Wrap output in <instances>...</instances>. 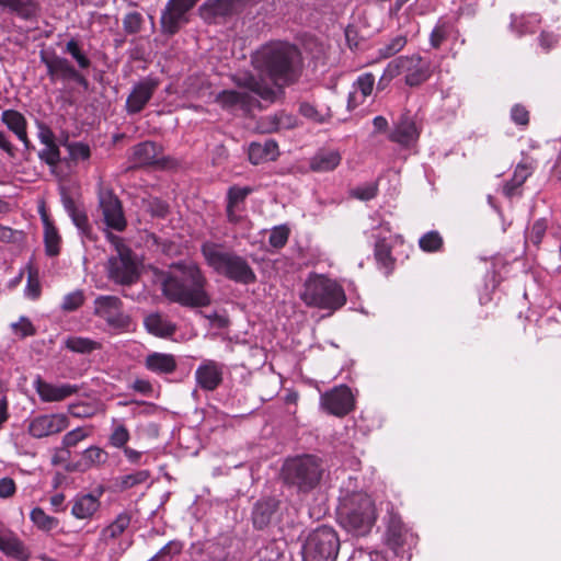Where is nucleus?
I'll return each mask as SVG.
<instances>
[{"label": "nucleus", "instance_id": "obj_19", "mask_svg": "<svg viewBox=\"0 0 561 561\" xmlns=\"http://www.w3.org/2000/svg\"><path fill=\"white\" fill-rule=\"evenodd\" d=\"M387 510V542L392 549L403 547L408 529L400 516L391 504Z\"/></svg>", "mask_w": 561, "mask_h": 561}, {"label": "nucleus", "instance_id": "obj_2", "mask_svg": "<svg viewBox=\"0 0 561 561\" xmlns=\"http://www.w3.org/2000/svg\"><path fill=\"white\" fill-rule=\"evenodd\" d=\"M207 286L204 272L194 261L173 263L161 284L162 293L170 301L190 308L210 305Z\"/></svg>", "mask_w": 561, "mask_h": 561}, {"label": "nucleus", "instance_id": "obj_42", "mask_svg": "<svg viewBox=\"0 0 561 561\" xmlns=\"http://www.w3.org/2000/svg\"><path fill=\"white\" fill-rule=\"evenodd\" d=\"M151 473L149 470H138L129 474L122 476L117 479V485L121 490H129L136 485L147 482Z\"/></svg>", "mask_w": 561, "mask_h": 561}, {"label": "nucleus", "instance_id": "obj_51", "mask_svg": "<svg viewBox=\"0 0 561 561\" xmlns=\"http://www.w3.org/2000/svg\"><path fill=\"white\" fill-rule=\"evenodd\" d=\"M11 330L20 339L32 336L36 332L33 323L26 317H21L16 322L11 323Z\"/></svg>", "mask_w": 561, "mask_h": 561}, {"label": "nucleus", "instance_id": "obj_32", "mask_svg": "<svg viewBox=\"0 0 561 561\" xmlns=\"http://www.w3.org/2000/svg\"><path fill=\"white\" fill-rule=\"evenodd\" d=\"M277 156V145L275 141H266L265 144L253 142L249 147V159L253 164L262 161L274 160Z\"/></svg>", "mask_w": 561, "mask_h": 561}, {"label": "nucleus", "instance_id": "obj_6", "mask_svg": "<svg viewBox=\"0 0 561 561\" xmlns=\"http://www.w3.org/2000/svg\"><path fill=\"white\" fill-rule=\"evenodd\" d=\"M341 525L355 536L370 533L376 519V508L371 497L364 492L346 495L337 510Z\"/></svg>", "mask_w": 561, "mask_h": 561}, {"label": "nucleus", "instance_id": "obj_41", "mask_svg": "<svg viewBox=\"0 0 561 561\" xmlns=\"http://www.w3.org/2000/svg\"><path fill=\"white\" fill-rule=\"evenodd\" d=\"M30 518L37 528L44 531H50L59 524V520L56 517L47 515L41 507L33 508L31 511Z\"/></svg>", "mask_w": 561, "mask_h": 561}, {"label": "nucleus", "instance_id": "obj_17", "mask_svg": "<svg viewBox=\"0 0 561 561\" xmlns=\"http://www.w3.org/2000/svg\"><path fill=\"white\" fill-rule=\"evenodd\" d=\"M0 551L18 561H28L31 551L25 543L0 522Z\"/></svg>", "mask_w": 561, "mask_h": 561}, {"label": "nucleus", "instance_id": "obj_44", "mask_svg": "<svg viewBox=\"0 0 561 561\" xmlns=\"http://www.w3.org/2000/svg\"><path fill=\"white\" fill-rule=\"evenodd\" d=\"M100 410V403L96 401L77 402L69 407V412L76 417H91Z\"/></svg>", "mask_w": 561, "mask_h": 561}, {"label": "nucleus", "instance_id": "obj_34", "mask_svg": "<svg viewBox=\"0 0 561 561\" xmlns=\"http://www.w3.org/2000/svg\"><path fill=\"white\" fill-rule=\"evenodd\" d=\"M375 77L373 73L366 72L359 76L354 83L355 91L351 94L350 102L354 100L355 102L363 103L373 93Z\"/></svg>", "mask_w": 561, "mask_h": 561}, {"label": "nucleus", "instance_id": "obj_5", "mask_svg": "<svg viewBox=\"0 0 561 561\" xmlns=\"http://www.w3.org/2000/svg\"><path fill=\"white\" fill-rule=\"evenodd\" d=\"M302 302L310 308L334 312L346 302L343 287L323 274L310 273L299 294Z\"/></svg>", "mask_w": 561, "mask_h": 561}, {"label": "nucleus", "instance_id": "obj_23", "mask_svg": "<svg viewBox=\"0 0 561 561\" xmlns=\"http://www.w3.org/2000/svg\"><path fill=\"white\" fill-rule=\"evenodd\" d=\"M100 506L101 502L98 495L79 494L72 501L71 514L78 519H91Z\"/></svg>", "mask_w": 561, "mask_h": 561}, {"label": "nucleus", "instance_id": "obj_16", "mask_svg": "<svg viewBox=\"0 0 561 561\" xmlns=\"http://www.w3.org/2000/svg\"><path fill=\"white\" fill-rule=\"evenodd\" d=\"M99 202L105 224L117 231L124 230L126 220L119 199L111 191L103 190L99 194Z\"/></svg>", "mask_w": 561, "mask_h": 561}, {"label": "nucleus", "instance_id": "obj_53", "mask_svg": "<svg viewBox=\"0 0 561 561\" xmlns=\"http://www.w3.org/2000/svg\"><path fill=\"white\" fill-rule=\"evenodd\" d=\"M66 51L77 61L78 66L82 69L90 67V59L81 51L79 44L76 39H70L66 45Z\"/></svg>", "mask_w": 561, "mask_h": 561}, {"label": "nucleus", "instance_id": "obj_48", "mask_svg": "<svg viewBox=\"0 0 561 561\" xmlns=\"http://www.w3.org/2000/svg\"><path fill=\"white\" fill-rule=\"evenodd\" d=\"M66 148L72 161H85L91 157L90 147L81 141L67 142Z\"/></svg>", "mask_w": 561, "mask_h": 561}, {"label": "nucleus", "instance_id": "obj_9", "mask_svg": "<svg viewBox=\"0 0 561 561\" xmlns=\"http://www.w3.org/2000/svg\"><path fill=\"white\" fill-rule=\"evenodd\" d=\"M397 77L403 76L404 83L417 87L432 75L431 61L420 55L400 56L390 61Z\"/></svg>", "mask_w": 561, "mask_h": 561}, {"label": "nucleus", "instance_id": "obj_37", "mask_svg": "<svg viewBox=\"0 0 561 561\" xmlns=\"http://www.w3.org/2000/svg\"><path fill=\"white\" fill-rule=\"evenodd\" d=\"M405 35L399 34L385 42L377 50L379 59L390 58L400 53L407 45Z\"/></svg>", "mask_w": 561, "mask_h": 561}, {"label": "nucleus", "instance_id": "obj_35", "mask_svg": "<svg viewBox=\"0 0 561 561\" xmlns=\"http://www.w3.org/2000/svg\"><path fill=\"white\" fill-rule=\"evenodd\" d=\"M540 23V19L537 14H528L520 16H512L511 27L518 35H524L527 33L535 32Z\"/></svg>", "mask_w": 561, "mask_h": 561}, {"label": "nucleus", "instance_id": "obj_8", "mask_svg": "<svg viewBox=\"0 0 561 561\" xmlns=\"http://www.w3.org/2000/svg\"><path fill=\"white\" fill-rule=\"evenodd\" d=\"M340 538L330 526L312 530L302 546L304 561H335L340 551Z\"/></svg>", "mask_w": 561, "mask_h": 561}, {"label": "nucleus", "instance_id": "obj_18", "mask_svg": "<svg viewBox=\"0 0 561 561\" xmlns=\"http://www.w3.org/2000/svg\"><path fill=\"white\" fill-rule=\"evenodd\" d=\"M279 504L280 501L272 496L259 500L252 510L253 527L259 530L266 528L277 513Z\"/></svg>", "mask_w": 561, "mask_h": 561}, {"label": "nucleus", "instance_id": "obj_47", "mask_svg": "<svg viewBox=\"0 0 561 561\" xmlns=\"http://www.w3.org/2000/svg\"><path fill=\"white\" fill-rule=\"evenodd\" d=\"M265 121L270 122L268 126H262L263 130L266 133L277 131L283 128H290L294 122L293 117L285 113L267 116Z\"/></svg>", "mask_w": 561, "mask_h": 561}, {"label": "nucleus", "instance_id": "obj_39", "mask_svg": "<svg viewBox=\"0 0 561 561\" xmlns=\"http://www.w3.org/2000/svg\"><path fill=\"white\" fill-rule=\"evenodd\" d=\"M531 172L533 169L529 165L524 163L517 164L511 181L507 182L503 187L504 194L506 196H512L514 194V191L518 188L520 185H523V183L528 179Z\"/></svg>", "mask_w": 561, "mask_h": 561}, {"label": "nucleus", "instance_id": "obj_21", "mask_svg": "<svg viewBox=\"0 0 561 561\" xmlns=\"http://www.w3.org/2000/svg\"><path fill=\"white\" fill-rule=\"evenodd\" d=\"M41 60L46 66L51 82L58 79L69 80L73 75L75 67L66 58L42 53Z\"/></svg>", "mask_w": 561, "mask_h": 561}, {"label": "nucleus", "instance_id": "obj_58", "mask_svg": "<svg viewBox=\"0 0 561 561\" xmlns=\"http://www.w3.org/2000/svg\"><path fill=\"white\" fill-rule=\"evenodd\" d=\"M88 437V432L82 427H77L68 432L62 438V447L69 448L77 446L81 440Z\"/></svg>", "mask_w": 561, "mask_h": 561}, {"label": "nucleus", "instance_id": "obj_63", "mask_svg": "<svg viewBox=\"0 0 561 561\" xmlns=\"http://www.w3.org/2000/svg\"><path fill=\"white\" fill-rule=\"evenodd\" d=\"M16 491V485L13 479L4 477L0 479V497H11Z\"/></svg>", "mask_w": 561, "mask_h": 561}, {"label": "nucleus", "instance_id": "obj_60", "mask_svg": "<svg viewBox=\"0 0 561 561\" xmlns=\"http://www.w3.org/2000/svg\"><path fill=\"white\" fill-rule=\"evenodd\" d=\"M288 229L284 226L276 227L272 230L268 242L274 248H282L288 240Z\"/></svg>", "mask_w": 561, "mask_h": 561}, {"label": "nucleus", "instance_id": "obj_33", "mask_svg": "<svg viewBox=\"0 0 561 561\" xmlns=\"http://www.w3.org/2000/svg\"><path fill=\"white\" fill-rule=\"evenodd\" d=\"M108 459V454L98 446H91L82 453V459L77 465L76 469L85 471L92 467H99L105 463Z\"/></svg>", "mask_w": 561, "mask_h": 561}, {"label": "nucleus", "instance_id": "obj_28", "mask_svg": "<svg viewBox=\"0 0 561 561\" xmlns=\"http://www.w3.org/2000/svg\"><path fill=\"white\" fill-rule=\"evenodd\" d=\"M159 160V148L152 141L138 144L133 150V162L137 167L153 164Z\"/></svg>", "mask_w": 561, "mask_h": 561}, {"label": "nucleus", "instance_id": "obj_25", "mask_svg": "<svg viewBox=\"0 0 561 561\" xmlns=\"http://www.w3.org/2000/svg\"><path fill=\"white\" fill-rule=\"evenodd\" d=\"M198 386H218L222 381L224 365L216 360H205L196 370Z\"/></svg>", "mask_w": 561, "mask_h": 561}, {"label": "nucleus", "instance_id": "obj_26", "mask_svg": "<svg viewBox=\"0 0 561 561\" xmlns=\"http://www.w3.org/2000/svg\"><path fill=\"white\" fill-rule=\"evenodd\" d=\"M144 324L149 333L159 337L171 336L176 330V325L159 312L148 314Z\"/></svg>", "mask_w": 561, "mask_h": 561}, {"label": "nucleus", "instance_id": "obj_64", "mask_svg": "<svg viewBox=\"0 0 561 561\" xmlns=\"http://www.w3.org/2000/svg\"><path fill=\"white\" fill-rule=\"evenodd\" d=\"M511 117L517 125H527L529 121L528 111L520 105H515L512 107Z\"/></svg>", "mask_w": 561, "mask_h": 561}, {"label": "nucleus", "instance_id": "obj_40", "mask_svg": "<svg viewBox=\"0 0 561 561\" xmlns=\"http://www.w3.org/2000/svg\"><path fill=\"white\" fill-rule=\"evenodd\" d=\"M454 32V25L445 20H438L430 35L431 46L439 48Z\"/></svg>", "mask_w": 561, "mask_h": 561}, {"label": "nucleus", "instance_id": "obj_61", "mask_svg": "<svg viewBox=\"0 0 561 561\" xmlns=\"http://www.w3.org/2000/svg\"><path fill=\"white\" fill-rule=\"evenodd\" d=\"M22 232L8 226L0 225V242L16 243L21 240Z\"/></svg>", "mask_w": 561, "mask_h": 561}, {"label": "nucleus", "instance_id": "obj_62", "mask_svg": "<svg viewBox=\"0 0 561 561\" xmlns=\"http://www.w3.org/2000/svg\"><path fill=\"white\" fill-rule=\"evenodd\" d=\"M141 25V15L139 13H129L124 19V28L128 33H136Z\"/></svg>", "mask_w": 561, "mask_h": 561}, {"label": "nucleus", "instance_id": "obj_13", "mask_svg": "<svg viewBox=\"0 0 561 561\" xmlns=\"http://www.w3.org/2000/svg\"><path fill=\"white\" fill-rule=\"evenodd\" d=\"M158 85V80L150 77L135 83L126 99L125 110L127 114L135 115L141 112L153 96Z\"/></svg>", "mask_w": 561, "mask_h": 561}, {"label": "nucleus", "instance_id": "obj_43", "mask_svg": "<svg viewBox=\"0 0 561 561\" xmlns=\"http://www.w3.org/2000/svg\"><path fill=\"white\" fill-rule=\"evenodd\" d=\"M78 388H36L38 396L45 402L61 401L72 394Z\"/></svg>", "mask_w": 561, "mask_h": 561}, {"label": "nucleus", "instance_id": "obj_57", "mask_svg": "<svg viewBox=\"0 0 561 561\" xmlns=\"http://www.w3.org/2000/svg\"><path fill=\"white\" fill-rule=\"evenodd\" d=\"M128 440L129 432L125 425H117L110 436V444L115 448H125Z\"/></svg>", "mask_w": 561, "mask_h": 561}, {"label": "nucleus", "instance_id": "obj_20", "mask_svg": "<svg viewBox=\"0 0 561 561\" xmlns=\"http://www.w3.org/2000/svg\"><path fill=\"white\" fill-rule=\"evenodd\" d=\"M419 136L420 133L415 122L411 117L404 115L396 124L394 128L389 135V139L399 144L400 146L411 147L417 141Z\"/></svg>", "mask_w": 561, "mask_h": 561}, {"label": "nucleus", "instance_id": "obj_46", "mask_svg": "<svg viewBox=\"0 0 561 561\" xmlns=\"http://www.w3.org/2000/svg\"><path fill=\"white\" fill-rule=\"evenodd\" d=\"M375 257L377 262L386 270H390L393 264L391 249L385 240H378L375 244Z\"/></svg>", "mask_w": 561, "mask_h": 561}, {"label": "nucleus", "instance_id": "obj_14", "mask_svg": "<svg viewBox=\"0 0 561 561\" xmlns=\"http://www.w3.org/2000/svg\"><path fill=\"white\" fill-rule=\"evenodd\" d=\"M351 388H331L321 396L322 407L332 415L342 417L354 409Z\"/></svg>", "mask_w": 561, "mask_h": 561}, {"label": "nucleus", "instance_id": "obj_54", "mask_svg": "<svg viewBox=\"0 0 561 561\" xmlns=\"http://www.w3.org/2000/svg\"><path fill=\"white\" fill-rule=\"evenodd\" d=\"M38 157L49 167H57L60 162V151L57 145L44 146L38 152Z\"/></svg>", "mask_w": 561, "mask_h": 561}, {"label": "nucleus", "instance_id": "obj_38", "mask_svg": "<svg viewBox=\"0 0 561 561\" xmlns=\"http://www.w3.org/2000/svg\"><path fill=\"white\" fill-rule=\"evenodd\" d=\"M65 345L68 350L80 354H89L101 347L99 342L83 336H69Z\"/></svg>", "mask_w": 561, "mask_h": 561}, {"label": "nucleus", "instance_id": "obj_7", "mask_svg": "<svg viewBox=\"0 0 561 561\" xmlns=\"http://www.w3.org/2000/svg\"><path fill=\"white\" fill-rule=\"evenodd\" d=\"M201 251L206 264L216 273L241 284L255 280V274L247 260L234 252L226 251L221 244L206 241Z\"/></svg>", "mask_w": 561, "mask_h": 561}, {"label": "nucleus", "instance_id": "obj_59", "mask_svg": "<svg viewBox=\"0 0 561 561\" xmlns=\"http://www.w3.org/2000/svg\"><path fill=\"white\" fill-rule=\"evenodd\" d=\"M547 227L546 219L536 220L527 234V239L531 243L538 245L547 231Z\"/></svg>", "mask_w": 561, "mask_h": 561}, {"label": "nucleus", "instance_id": "obj_24", "mask_svg": "<svg viewBox=\"0 0 561 561\" xmlns=\"http://www.w3.org/2000/svg\"><path fill=\"white\" fill-rule=\"evenodd\" d=\"M1 122L11 130L19 140H21L25 149L30 148V140L27 137V122L25 117L18 111L5 110L1 113Z\"/></svg>", "mask_w": 561, "mask_h": 561}, {"label": "nucleus", "instance_id": "obj_27", "mask_svg": "<svg viewBox=\"0 0 561 561\" xmlns=\"http://www.w3.org/2000/svg\"><path fill=\"white\" fill-rule=\"evenodd\" d=\"M201 15L207 21L224 18L234 10V0H210L201 7Z\"/></svg>", "mask_w": 561, "mask_h": 561}, {"label": "nucleus", "instance_id": "obj_55", "mask_svg": "<svg viewBox=\"0 0 561 561\" xmlns=\"http://www.w3.org/2000/svg\"><path fill=\"white\" fill-rule=\"evenodd\" d=\"M207 559L204 561H231L230 553L220 543H211L206 549Z\"/></svg>", "mask_w": 561, "mask_h": 561}, {"label": "nucleus", "instance_id": "obj_52", "mask_svg": "<svg viewBox=\"0 0 561 561\" xmlns=\"http://www.w3.org/2000/svg\"><path fill=\"white\" fill-rule=\"evenodd\" d=\"M183 550V543L180 540H171L164 545L152 558L153 561H160L165 558H173Z\"/></svg>", "mask_w": 561, "mask_h": 561}, {"label": "nucleus", "instance_id": "obj_12", "mask_svg": "<svg viewBox=\"0 0 561 561\" xmlns=\"http://www.w3.org/2000/svg\"><path fill=\"white\" fill-rule=\"evenodd\" d=\"M199 0H169L161 15V27L167 34H175L185 24L188 11Z\"/></svg>", "mask_w": 561, "mask_h": 561}, {"label": "nucleus", "instance_id": "obj_36", "mask_svg": "<svg viewBox=\"0 0 561 561\" xmlns=\"http://www.w3.org/2000/svg\"><path fill=\"white\" fill-rule=\"evenodd\" d=\"M130 520L131 516L129 513H121L113 523L102 530V538L107 541L119 537L129 526Z\"/></svg>", "mask_w": 561, "mask_h": 561}, {"label": "nucleus", "instance_id": "obj_29", "mask_svg": "<svg viewBox=\"0 0 561 561\" xmlns=\"http://www.w3.org/2000/svg\"><path fill=\"white\" fill-rule=\"evenodd\" d=\"M42 220L44 226V242L46 253L49 256H55L60 252L61 238L56 227L53 225L45 213L42 214Z\"/></svg>", "mask_w": 561, "mask_h": 561}, {"label": "nucleus", "instance_id": "obj_11", "mask_svg": "<svg viewBox=\"0 0 561 561\" xmlns=\"http://www.w3.org/2000/svg\"><path fill=\"white\" fill-rule=\"evenodd\" d=\"M108 277L116 284L130 285L138 278V267L127 249H118V253L108 260Z\"/></svg>", "mask_w": 561, "mask_h": 561}, {"label": "nucleus", "instance_id": "obj_1", "mask_svg": "<svg viewBox=\"0 0 561 561\" xmlns=\"http://www.w3.org/2000/svg\"><path fill=\"white\" fill-rule=\"evenodd\" d=\"M251 65L257 72V80H268L275 87L295 83L302 71V57L297 46L284 42L272 41L260 46L251 55Z\"/></svg>", "mask_w": 561, "mask_h": 561}, {"label": "nucleus", "instance_id": "obj_22", "mask_svg": "<svg viewBox=\"0 0 561 561\" xmlns=\"http://www.w3.org/2000/svg\"><path fill=\"white\" fill-rule=\"evenodd\" d=\"M0 10L22 20L34 19L39 11L38 0H0Z\"/></svg>", "mask_w": 561, "mask_h": 561}, {"label": "nucleus", "instance_id": "obj_4", "mask_svg": "<svg viewBox=\"0 0 561 561\" xmlns=\"http://www.w3.org/2000/svg\"><path fill=\"white\" fill-rule=\"evenodd\" d=\"M325 468L323 459L313 454H302L285 459L280 477L284 484L297 493L308 494L320 485Z\"/></svg>", "mask_w": 561, "mask_h": 561}, {"label": "nucleus", "instance_id": "obj_15", "mask_svg": "<svg viewBox=\"0 0 561 561\" xmlns=\"http://www.w3.org/2000/svg\"><path fill=\"white\" fill-rule=\"evenodd\" d=\"M68 425L64 414L41 415L28 422L27 432L34 438H42L62 432Z\"/></svg>", "mask_w": 561, "mask_h": 561}, {"label": "nucleus", "instance_id": "obj_50", "mask_svg": "<svg viewBox=\"0 0 561 561\" xmlns=\"http://www.w3.org/2000/svg\"><path fill=\"white\" fill-rule=\"evenodd\" d=\"M84 302V293L81 289H77L67 294L61 302V309L67 312H71L80 308Z\"/></svg>", "mask_w": 561, "mask_h": 561}, {"label": "nucleus", "instance_id": "obj_3", "mask_svg": "<svg viewBox=\"0 0 561 561\" xmlns=\"http://www.w3.org/2000/svg\"><path fill=\"white\" fill-rule=\"evenodd\" d=\"M232 80L237 89L222 90L215 96V102L228 112L249 114L260 107L259 98L273 101L276 95L271 84L260 82L253 73H238Z\"/></svg>", "mask_w": 561, "mask_h": 561}, {"label": "nucleus", "instance_id": "obj_31", "mask_svg": "<svg viewBox=\"0 0 561 561\" xmlns=\"http://www.w3.org/2000/svg\"><path fill=\"white\" fill-rule=\"evenodd\" d=\"M146 366L153 373L170 374L175 369L176 362L171 354L153 353L147 356Z\"/></svg>", "mask_w": 561, "mask_h": 561}, {"label": "nucleus", "instance_id": "obj_56", "mask_svg": "<svg viewBox=\"0 0 561 561\" xmlns=\"http://www.w3.org/2000/svg\"><path fill=\"white\" fill-rule=\"evenodd\" d=\"M252 192L250 187L232 186L227 194V205L242 206L247 196Z\"/></svg>", "mask_w": 561, "mask_h": 561}, {"label": "nucleus", "instance_id": "obj_30", "mask_svg": "<svg viewBox=\"0 0 561 561\" xmlns=\"http://www.w3.org/2000/svg\"><path fill=\"white\" fill-rule=\"evenodd\" d=\"M341 162V154L335 150L319 151L312 159L310 167L317 172L334 170Z\"/></svg>", "mask_w": 561, "mask_h": 561}, {"label": "nucleus", "instance_id": "obj_49", "mask_svg": "<svg viewBox=\"0 0 561 561\" xmlns=\"http://www.w3.org/2000/svg\"><path fill=\"white\" fill-rule=\"evenodd\" d=\"M419 245L425 252H436L443 247V239L437 231H430L420 238Z\"/></svg>", "mask_w": 561, "mask_h": 561}, {"label": "nucleus", "instance_id": "obj_10", "mask_svg": "<svg viewBox=\"0 0 561 561\" xmlns=\"http://www.w3.org/2000/svg\"><path fill=\"white\" fill-rule=\"evenodd\" d=\"M93 305V313L104 320L112 330L125 331L130 328L131 319L124 311L123 301L117 296H99Z\"/></svg>", "mask_w": 561, "mask_h": 561}, {"label": "nucleus", "instance_id": "obj_45", "mask_svg": "<svg viewBox=\"0 0 561 561\" xmlns=\"http://www.w3.org/2000/svg\"><path fill=\"white\" fill-rule=\"evenodd\" d=\"M378 193V183L377 182H368L358 186L353 187L350 191V195L356 199L367 202L377 196Z\"/></svg>", "mask_w": 561, "mask_h": 561}]
</instances>
